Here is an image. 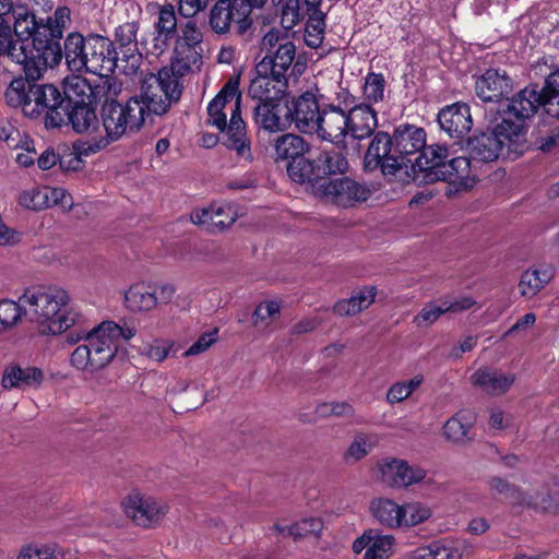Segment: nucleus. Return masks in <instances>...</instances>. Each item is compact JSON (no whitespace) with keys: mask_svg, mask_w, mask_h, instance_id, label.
<instances>
[{"mask_svg":"<svg viewBox=\"0 0 559 559\" xmlns=\"http://www.w3.org/2000/svg\"><path fill=\"white\" fill-rule=\"evenodd\" d=\"M317 195L342 207L354 206L358 202L367 201L371 190L348 177L330 179L325 178L317 186Z\"/></svg>","mask_w":559,"mask_h":559,"instance_id":"nucleus-11","label":"nucleus"},{"mask_svg":"<svg viewBox=\"0 0 559 559\" xmlns=\"http://www.w3.org/2000/svg\"><path fill=\"white\" fill-rule=\"evenodd\" d=\"M392 138L393 152L401 156L400 169L412 163L423 173L427 182L449 181L464 183L471 173V160L465 156L450 157L448 147L439 144L426 145V132L414 124H400Z\"/></svg>","mask_w":559,"mask_h":559,"instance_id":"nucleus-1","label":"nucleus"},{"mask_svg":"<svg viewBox=\"0 0 559 559\" xmlns=\"http://www.w3.org/2000/svg\"><path fill=\"white\" fill-rule=\"evenodd\" d=\"M59 167L64 171H79L84 167V162L78 152L66 148L59 155Z\"/></svg>","mask_w":559,"mask_h":559,"instance_id":"nucleus-62","label":"nucleus"},{"mask_svg":"<svg viewBox=\"0 0 559 559\" xmlns=\"http://www.w3.org/2000/svg\"><path fill=\"white\" fill-rule=\"evenodd\" d=\"M378 442L379 437L376 433L358 432L344 454L345 461L350 463L360 461L372 451Z\"/></svg>","mask_w":559,"mask_h":559,"instance_id":"nucleus-45","label":"nucleus"},{"mask_svg":"<svg viewBox=\"0 0 559 559\" xmlns=\"http://www.w3.org/2000/svg\"><path fill=\"white\" fill-rule=\"evenodd\" d=\"M26 312V307L20 299L19 302L8 299L0 300V333L13 328Z\"/></svg>","mask_w":559,"mask_h":559,"instance_id":"nucleus-51","label":"nucleus"},{"mask_svg":"<svg viewBox=\"0 0 559 559\" xmlns=\"http://www.w3.org/2000/svg\"><path fill=\"white\" fill-rule=\"evenodd\" d=\"M281 312V305L275 300L260 302L252 314V324L257 328L269 326Z\"/></svg>","mask_w":559,"mask_h":559,"instance_id":"nucleus-54","label":"nucleus"},{"mask_svg":"<svg viewBox=\"0 0 559 559\" xmlns=\"http://www.w3.org/2000/svg\"><path fill=\"white\" fill-rule=\"evenodd\" d=\"M296 56V46L290 40L278 44L275 52L267 53L260 62H267L274 74L286 76Z\"/></svg>","mask_w":559,"mask_h":559,"instance_id":"nucleus-43","label":"nucleus"},{"mask_svg":"<svg viewBox=\"0 0 559 559\" xmlns=\"http://www.w3.org/2000/svg\"><path fill=\"white\" fill-rule=\"evenodd\" d=\"M424 382V376L418 373L409 380L393 383L386 392V402L391 405L408 399Z\"/></svg>","mask_w":559,"mask_h":559,"instance_id":"nucleus-50","label":"nucleus"},{"mask_svg":"<svg viewBox=\"0 0 559 559\" xmlns=\"http://www.w3.org/2000/svg\"><path fill=\"white\" fill-rule=\"evenodd\" d=\"M64 56L68 68L73 72H86L107 76L118 67V52L114 43L102 35L92 34L83 37L71 33L64 40Z\"/></svg>","mask_w":559,"mask_h":559,"instance_id":"nucleus-6","label":"nucleus"},{"mask_svg":"<svg viewBox=\"0 0 559 559\" xmlns=\"http://www.w3.org/2000/svg\"><path fill=\"white\" fill-rule=\"evenodd\" d=\"M487 485L492 496L512 506H528L535 509L539 507L535 498L500 476L490 477Z\"/></svg>","mask_w":559,"mask_h":559,"instance_id":"nucleus-33","label":"nucleus"},{"mask_svg":"<svg viewBox=\"0 0 559 559\" xmlns=\"http://www.w3.org/2000/svg\"><path fill=\"white\" fill-rule=\"evenodd\" d=\"M135 333L134 325H119L114 321H103L90 330L72 331L66 335L67 343H83L71 353L70 365L78 371L95 374L112 362L122 343Z\"/></svg>","mask_w":559,"mask_h":559,"instance_id":"nucleus-2","label":"nucleus"},{"mask_svg":"<svg viewBox=\"0 0 559 559\" xmlns=\"http://www.w3.org/2000/svg\"><path fill=\"white\" fill-rule=\"evenodd\" d=\"M502 134L496 130L483 132L471 138L467 142L468 151L474 159L485 163L493 162L499 157L503 146Z\"/></svg>","mask_w":559,"mask_h":559,"instance_id":"nucleus-32","label":"nucleus"},{"mask_svg":"<svg viewBox=\"0 0 559 559\" xmlns=\"http://www.w3.org/2000/svg\"><path fill=\"white\" fill-rule=\"evenodd\" d=\"M218 330L207 331L199 336V338L183 353L185 357L197 356L206 352L217 341Z\"/></svg>","mask_w":559,"mask_h":559,"instance_id":"nucleus-60","label":"nucleus"},{"mask_svg":"<svg viewBox=\"0 0 559 559\" xmlns=\"http://www.w3.org/2000/svg\"><path fill=\"white\" fill-rule=\"evenodd\" d=\"M234 105L241 109L239 78H230L217 95L207 105L206 123L224 132L227 128V112L231 116Z\"/></svg>","mask_w":559,"mask_h":559,"instance_id":"nucleus-14","label":"nucleus"},{"mask_svg":"<svg viewBox=\"0 0 559 559\" xmlns=\"http://www.w3.org/2000/svg\"><path fill=\"white\" fill-rule=\"evenodd\" d=\"M203 33L201 27L193 20H188L181 25V35L176 43V58L171 63L173 69L180 75L199 68L201 64V44Z\"/></svg>","mask_w":559,"mask_h":559,"instance_id":"nucleus-10","label":"nucleus"},{"mask_svg":"<svg viewBox=\"0 0 559 559\" xmlns=\"http://www.w3.org/2000/svg\"><path fill=\"white\" fill-rule=\"evenodd\" d=\"M38 79H13L5 91L9 106L21 108L31 119H43L47 129L64 126L67 105L61 91L53 84H38Z\"/></svg>","mask_w":559,"mask_h":559,"instance_id":"nucleus-3","label":"nucleus"},{"mask_svg":"<svg viewBox=\"0 0 559 559\" xmlns=\"http://www.w3.org/2000/svg\"><path fill=\"white\" fill-rule=\"evenodd\" d=\"M78 133L91 132L96 129L98 119L92 103L67 105V120Z\"/></svg>","mask_w":559,"mask_h":559,"instance_id":"nucleus-37","label":"nucleus"},{"mask_svg":"<svg viewBox=\"0 0 559 559\" xmlns=\"http://www.w3.org/2000/svg\"><path fill=\"white\" fill-rule=\"evenodd\" d=\"M102 121L106 134L91 139L84 148L85 154L97 153L124 134L138 132L145 121L143 104L136 96L130 97L124 104L106 100L102 107Z\"/></svg>","mask_w":559,"mask_h":559,"instance_id":"nucleus-7","label":"nucleus"},{"mask_svg":"<svg viewBox=\"0 0 559 559\" xmlns=\"http://www.w3.org/2000/svg\"><path fill=\"white\" fill-rule=\"evenodd\" d=\"M325 27V13L322 11L309 13L304 35L306 45L313 49L319 48L324 39Z\"/></svg>","mask_w":559,"mask_h":559,"instance_id":"nucleus-46","label":"nucleus"},{"mask_svg":"<svg viewBox=\"0 0 559 559\" xmlns=\"http://www.w3.org/2000/svg\"><path fill=\"white\" fill-rule=\"evenodd\" d=\"M225 132V145L229 150L235 151L239 158L251 162L253 159L251 141L247 134L246 122L241 117V109H238L237 105H234L233 114Z\"/></svg>","mask_w":559,"mask_h":559,"instance_id":"nucleus-27","label":"nucleus"},{"mask_svg":"<svg viewBox=\"0 0 559 559\" xmlns=\"http://www.w3.org/2000/svg\"><path fill=\"white\" fill-rule=\"evenodd\" d=\"M442 300L448 313L463 312L476 305V300L468 295L447 296Z\"/></svg>","mask_w":559,"mask_h":559,"instance_id":"nucleus-61","label":"nucleus"},{"mask_svg":"<svg viewBox=\"0 0 559 559\" xmlns=\"http://www.w3.org/2000/svg\"><path fill=\"white\" fill-rule=\"evenodd\" d=\"M472 415L466 412H460L447 420L443 426L444 437L452 442H464L469 439L468 432L472 427Z\"/></svg>","mask_w":559,"mask_h":559,"instance_id":"nucleus-44","label":"nucleus"},{"mask_svg":"<svg viewBox=\"0 0 559 559\" xmlns=\"http://www.w3.org/2000/svg\"><path fill=\"white\" fill-rule=\"evenodd\" d=\"M314 133L319 139L331 142L338 148L346 150L348 145L346 108L329 105L322 109Z\"/></svg>","mask_w":559,"mask_h":559,"instance_id":"nucleus-17","label":"nucleus"},{"mask_svg":"<svg viewBox=\"0 0 559 559\" xmlns=\"http://www.w3.org/2000/svg\"><path fill=\"white\" fill-rule=\"evenodd\" d=\"M237 219V213L230 204L213 203L207 207L191 213V222L203 226L210 233H217L230 227Z\"/></svg>","mask_w":559,"mask_h":559,"instance_id":"nucleus-25","label":"nucleus"},{"mask_svg":"<svg viewBox=\"0 0 559 559\" xmlns=\"http://www.w3.org/2000/svg\"><path fill=\"white\" fill-rule=\"evenodd\" d=\"M377 295L374 286L364 287L352 295L348 299L338 300L334 307V313L338 316H354L367 309Z\"/></svg>","mask_w":559,"mask_h":559,"instance_id":"nucleus-39","label":"nucleus"},{"mask_svg":"<svg viewBox=\"0 0 559 559\" xmlns=\"http://www.w3.org/2000/svg\"><path fill=\"white\" fill-rule=\"evenodd\" d=\"M316 413L322 417L331 415L336 417H348L354 414V408L345 402H331L318 405Z\"/></svg>","mask_w":559,"mask_h":559,"instance_id":"nucleus-59","label":"nucleus"},{"mask_svg":"<svg viewBox=\"0 0 559 559\" xmlns=\"http://www.w3.org/2000/svg\"><path fill=\"white\" fill-rule=\"evenodd\" d=\"M11 21H13V31L16 36L15 40L24 41L26 48L25 52L26 55H31L33 50V39L36 37L38 29L46 25H39L35 20V15L24 5L15 7Z\"/></svg>","mask_w":559,"mask_h":559,"instance_id":"nucleus-34","label":"nucleus"},{"mask_svg":"<svg viewBox=\"0 0 559 559\" xmlns=\"http://www.w3.org/2000/svg\"><path fill=\"white\" fill-rule=\"evenodd\" d=\"M512 88V81L506 71L489 69L475 83V92L484 102H498Z\"/></svg>","mask_w":559,"mask_h":559,"instance_id":"nucleus-29","label":"nucleus"},{"mask_svg":"<svg viewBox=\"0 0 559 559\" xmlns=\"http://www.w3.org/2000/svg\"><path fill=\"white\" fill-rule=\"evenodd\" d=\"M17 559H58V556L50 546L31 544L21 548Z\"/></svg>","mask_w":559,"mask_h":559,"instance_id":"nucleus-58","label":"nucleus"},{"mask_svg":"<svg viewBox=\"0 0 559 559\" xmlns=\"http://www.w3.org/2000/svg\"><path fill=\"white\" fill-rule=\"evenodd\" d=\"M348 140L360 141L370 138L378 127L377 111L370 104H346Z\"/></svg>","mask_w":559,"mask_h":559,"instance_id":"nucleus-21","label":"nucleus"},{"mask_svg":"<svg viewBox=\"0 0 559 559\" xmlns=\"http://www.w3.org/2000/svg\"><path fill=\"white\" fill-rule=\"evenodd\" d=\"M445 313H448L445 306L443 300L440 299L438 302L426 304L419 313L414 318L413 322L419 328L429 326Z\"/></svg>","mask_w":559,"mask_h":559,"instance_id":"nucleus-55","label":"nucleus"},{"mask_svg":"<svg viewBox=\"0 0 559 559\" xmlns=\"http://www.w3.org/2000/svg\"><path fill=\"white\" fill-rule=\"evenodd\" d=\"M401 156L393 152V142L389 133L377 132L365 154L364 165L367 170L380 168L384 175H394L400 170Z\"/></svg>","mask_w":559,"mask_h":559,"instance_id":"nucleus-16","label":"nucleus"},{"mask_svg":"<svg viewBox=\"0 0 559 559\" xmlns=\"http://www.w3.org/2000/svg\"><path fill=\"white\" fill-rule=\"evenodd\" d=\"M374 520L388 528H401L402 504L389 498H377L370 502Z\"/></svg>","mask_w":559,"mask_h":559,"instance_id":"nucleus-38","label":"nucleus"},{"mask_svg":"<svg viewBox=\"0 0 559 559\" xmlns=\"http://www.w3.org/2000/svg\"><path fill=\"white\" fill-rule=\"evenodd\" d=\"M209 23L217 34H225L234 23L237 33L245 34L252 25V19L238 16L235 10V0H217L211 9Z\"/></svg>","mask_w":559,"mask_h":559,"instance_id":"nucleus-24","label":"nucleus"},{"mask_svg":"<svg viewBox=\"0 0 559 559\" xmlns=\"http://www.w3.org/2000/svg\"><path fill=\"white\" fill-rule=\"evenodd\" d=\"M126 515L142 527H152L160 522L168 512V507L151 496L139 492L129 495L122 501Z\"/></svg>","mask_w":559,"mask_h":559,"instance_id":"nucleus-13","label":"nucleus"},{"mask_svg":"<svg viewBox=\"0 0 559 559\" xmlns=\"http://www.w3.org/2000/svg\"><path fill=\"white\" fill-rule=\"evenodd\" d=\"M289 108L284 99L257 102L252 111L254 124L266 132L275 133L289 128Z\"/></svg>","mask_w":559,"mask_h":559,"instance_id":"nucleus-19","label":"nucleus"},{"mask_svg":"<svg viewBox=\"0 0 559 559\" xmlns=\"http://www.w3.org/2000/svg\"><path fill=\"white\" fill-rule=\"evenodd\" d=\"M276 160H295L304 156L308 151V144L304 138L286 133L277 138L274 145Z\"/></svg>","mask_w":559,"mask_h":559,"instance_id":"nucleus-42","label":"nucleus"},{"mask_svg":"<svg viewBox=\"0 0 559 559\" xmlns=\"http://www.w3.org/2000/svg\"><path fill=\"white\" fill-rule=\"evenodd\" d=\"M19 204L33 211H40L53 205L71 210L73 201L70 193L63 188L43 187L23 191L19 197Z\"/></svg>","mask_w":559,"mask_h":559,"instance_id":"nucleus-20","label":"nucleus"},{"mask_svg":"<svg viewBox=\"0 0 559 559\" xmlns=\"http://www.w3.org/2000/svg\"><path fill=\"white\" fill-rule=\"evenodd\" d=\"M552 278L550 269H528L521 275L519 290L523 297L532 298L540 292Z\"/></svg>","mask_w":559,"mask_h":559,"instance_id":"nucleus-41","label":"nucleus"},{"mask_svg":"<svg viewBox=\"0 0 559 559\" xmlns=\"http://www.w3.org/2000/svg\"><path fill=\"white\" fill-rule=\"evenodd\" d=\"M278 3L282 4V25L286 29H292L302 19L299 0H278Z\"/></svg>","mask_w":559,"mask_h":559,"instance_id":"nucleus-56","label":"nucleus"},{"mask_svg":"<svg viewBox=\"0 0 559 559\" xmlns=\"http://www.w3.org/2000/svg\"><path fill=\"white\" fill-rule=\"evenodd\" d=\"M402 527H413L426 522L431 516V510L419 502L402 504Z\"/></svg>","mask_w":559,"mask_h":559,"instance_id":"nucleus-52","label":"nucleus"},{"mask_svg":"<svg viewBox=\"0 0 559 559\" xmlns=\"http://www.w3.org/2000/svg\"><path fill=\"white\" fill-rule=\"evenodd\" d=\"M58 31L47 26L38 29L33 39V50L26 55L24 41L12 38L10 24L0 23V56L8 55L13 61L23 66L24 73L32 79H40L47 68H53L62 59L61 49L56 40Z\"/></svg>","mask_w":559,"mask_h":559,"instance_id":"nucleus-4","label":"nucleus"},{"mask_svg":"<svg viewBox=\"0 0 559 559\" xmlns=\"http://www.w3.org/2000/svg\"><path fill=\"white\" fill-rule=\"evenodd\" d=\"M316 163L321 166V178L332 174H344L348 169V160L345 154L336 150L322 152Z\"/></svg>","mask_w":559,"mask_h":559,"instance_id":"nucleus-49","label":"nucleus"},{"mask_svg":"<svg viewBox=\"0 0 559 559\" xmlns=\"http://www.w3.org/2000/svg\"><path fill=\"white\" fill-rule=\"evenodd\" d=\"M542 93V106L546 112L555 118H559V70L550 73Z\"/></svg>","mask_w":559,"mask_h":559,"instance_id":"nucleus-47","label":"nucleus"},{"mask_svg":"<svg viewBox=\"0 0 559 559\" xmlns=\"http://www.w3.org/2000/svg\"><path fill=\"white\" fill-rule=\"evenodd\" d=\"M176 70L160 69L156 74L147 73L141 82L140 103L143 104L145 115H165L174 103L181 96V87Z\"/></svg>","mask_w":559,"mask_h":559,"instance_id":"nucleus-8","label":"nucleus"},{"mask_svg":"<svg viewBox=\"0 0 559 559\" xmlns=\"http://www.w3.org/2000/svg\"><path fill=\"white\" fill-rule=\"evenodd\" d=\"M395 538L371 530V538L362 559H390L394 554Z\"/></svg>","mask_w":559,"mask_h":559,"instance_id":"nucleus-48","label":"nucleus"},{"mask_svg":"<svg viewBox=\"0 0 559 559\" xmlns=\"http://www.w3.org/2000/svg\"><path fill=\"white\" fill-rule=\"evenodd\" d=\"M64 105L93 103L96 98L95 88L81 75H70L64 79L63 92Z\"/></svg>","mask_w":559,"mask_h":559,"instance_id":"nucleus-36","label":"nucleus"},{"mask_svg":"<svg viewBox=\"0 0 559 559\" xmlns=\"http://www.w3.org/2000/svg\"><path fill=\"white\" fill-rule=\"evenodd\" d=\"M287 174L294 182L311 183L312 191L316 195L318 183L325 180V178H321V166L318 165L316 160L307 159L305 156L289 160L287 164Z\"/></svg>","mask_w":559,"mask_h":559,"instance_id":"nucleus-35","label":"nucleus"},{"mask_svg":"<svg viewBox=\"0 0 559 559\" xmlns=\"http://www.w3.org/2000/svg\"><path fill=\"white\" fill-rule=\"evenodd\" d=\"M266 0H235V10L238 16L251 19L250 14L253 9H261Z\"/></svg>","mask_w":559,"mask_h":559,"instance_id":"nucleus-64","label":"nucleus"},{"mask_svg":"<svg viewBox=\"0 0 559 559\" xmlns=\"http://www.w3.org/2000/svg\"><path fill=\"white\" fill-rule=\"evenodd\" d=\"M20 300L38 323L46 325L43 333L60 334L83 320L71 305L69 294L60 287H31Z\"/></svg>","mask_w":559,"mask_h":559,"instance_id":"nucleus-5","label":"nucleus"},{"mask_svg":"<svg viewBox=\"0 0 559 559\" xmlns=\"http://www.w3.org/2000/svg\"><path fill=\"white\" fill-rule=\"evenodd\" d=\"M438 122L453 139L464 138L473 127L471 110L465 103H455L442 108L438 114Z\"/></svg>","mask_w":559,"mask_h":559,"instance_id":"nucleus-26","label":"nucleus"},{"mask_svg":"<svg viewBox=\"0 0 559 559\" xmlns=\"http://www.w3.org/2000/svg\"><path fill=\"white\" fill-rule=\"evenodd\" d=\"M322 522L318 518L304 519L287 528L288 536H293L295 539L307 537L310 535H318L322 530Z\"/></svg>","mask_w":559,"mask_h":559,"instance_id":"nucleus-57","label":"nucleus"},{"mask_svg":"<svg viewBox=\"0 0 559 559\" xmlns=\"http://www.w3.org/2000/svg\"><path fill=\"white\" fill-rule=\"evenodd\" d=\"M542 106V93L536 85H530L508 99L504 116L498 124V131L503 139L518 140L525 131V123Z\"/></svg>","mask_w":559,"mask_h":559,"instance_id":"nucleus-9","label":"nucleus"},{"mask_svg":"<svg viewBox=\"0 0 559 559\" xmlns=\"http://www.w3.org/2000/svg\"><path fill=\"white\" fill-rule=\"evenodd\" d=\"M267 62H258L255 76L251 80L248 95L257 102H278L284 99L287 78L274 74Z\"/></svg>","mask_w":559,"mask_h":559,"instance_id":"nucleus-15","label":"nucleus"},{"mask_svg":"<svg viewBox=\"0 0 559 559\" xmlns=\"http://www.w3.org/2000/svg\"><path fill=\"white\" fill-rule=\"evenodd\" d=\"M44 381V372L37 367H22L19 364H9L4 367L1 386L4 390H26L38 388Z\"/></svg>","mask_w":559,"mask_h":559,"instance_id":"nucleus-28","label":"nucleus"},{"mask_svg":"<svg viewBox=\"0 0 559 559\" xmlns=\"http://www.w3.org/2000/svg\"><path fill=\"white\" fill-rule=\"evenodd\" d=\"M124 301L133 312L151 311L156 307V297L153 294V286L138 283L126 292Z\"/></svg>","mask_w":559,"mask_h":559,"instance_id":"nucleus-40","label":"nucleus"},{"mask_svg":"<svg viewBox=\"0 0 559 559\" xmlns=\"http://www.w3.org/2000/svg\"><path fill=\"white\" fill-rule=\"evenodd\" d=\"M289 108V126L294 122L296 129L302 133H314L322 110L318 99L311 92H306L297 97Z\"/></svg>","mask_w":559,"mask_h":559,"instance_id":"nucleus-22","label":"nucleus"},{"mask_svg":"<svg viewBox=\"0 0 559 559\" xmlns=\"http://www.w3.org/2000/svg\"><path fill=\"white\" fill-rule=\"evenodd\" d=\"M559 144V126L549 129L547 132L536 136L535 145L543 152H549Z\"/></svg>","mask_w":559,"mask_h":559,"instance_id":"nucleus-63","label":"nucleus"},{"mask_svg":"<svg viewBox=\"0 0 559 559\" xmlns=\"http://www.w3.org/2000/svg\"><path fill=\"white\" fill-rule=\"evenodd\" d=\"M473 546L466 540L439 539L408 554V559H462L471 555Z\"/></svg>","mask_w":559,"mask_h":559,"instance_id":"nucleus-23","label":"nucleus"},{"mask_svg":"<svg viewBox=\"0 0 559 559\" xmlns=\"http://www.w3.org/2000/svg\"><path fill=\"white\" fill-rule=\"evenodd\" d=\"M177 16L174 7L158 5L157 7V19L154 22L153 32V49L155 53H162L169 41L177 35Z\"/></svg>","mask_w":559,"mask_h":559,"instance_id":"nucleus-31","label":"nucleus"},{"mask_svg":"<svg viewBox=\"0 0 559 559\" xmlns=\"http://www.w3.org/2000/svg\"><path fill=\"white\" fill-rule=\"evenodd\" d=\"M377 469L381 481L392 488L409 487L423 481L427 476L426 469L396 457L382 459L378 462Z\"/></svg>","mask_w":559,"mask_h":559,"instance_id":"nucleus-12","label":"nucleus"},{"mask_svg":"<svg viewBox=\"0 0 559 559\" xmlns=\"http://www.w3.org/2000/svg\"><path fill=\"white\" fill-rule=\"evenodd\" d=\"M139 24L127 22L119 25L115 31V44L118 45V67L124 73L135 72L141 63V53L138 49Z\"/></svg>","mask_w":559,"mask_h":559,"instance_id":"nucleus-18","label":"nucleus"},{"mask_svg":"<svg viewBox=\"0 0 559 559\" xmlns=\"http://www.w3.org/2000/svg\"><path fill=\"white\" fill-rule=\"evenodd\" d=\"M385 79L381 73H368L365 78L364 98L366 104L379 103L384 98Z\"/></svg>","mask_w":559,"mask_h":559,"instance_id":"nucleus-53","label":"nucleus"},{"mask_svg":"<svg viewBox=\"0 0 559 559\" xmlns=\"http://www.w3.org/2000/svg\"><path fill=\"white\" fill-rule=\"evenodd\" d=\"M515 381L513 373H504L492 368H479L472 377L471 382L489 395H502L512 386Z\"/></svg>","mask_w":559,"mask_h":559,"instance_id":"nucleus-30","label":"nucleus"}]
</instances>
